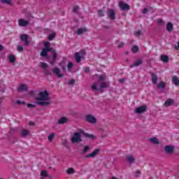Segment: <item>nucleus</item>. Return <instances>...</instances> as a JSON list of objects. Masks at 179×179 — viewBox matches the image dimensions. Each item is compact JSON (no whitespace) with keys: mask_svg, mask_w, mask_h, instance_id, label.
<instances>
[{"mask_svg":"<svg viewBox=\"0 0 179 179\" xmlns=\"http://www.w3.org/2000/svg\"><path fill=\"white\" fill-rule=\"evenodd\" d=\"M36 100H39L40 101H47L50 100V94L47 91L40 92Z\"/></svg>","mask_w":179,"mask_h":179,"instance_id":"obj_1","label":"nucleus"},{"mask_svg":"<svg viewBox=\"0 0 179 179\" xmlns=\"http://www.w3.org/2000/svg\"><path fill=\"white\" fill-rule=\"evenodd\" d=\"M85 55H86V50H85L75 53L74 58L77 64L80 63V61L85 58Z\"/></svg>","mask_w":179,"mask_h":179,"instance_id":"obj_2","label":"nucleus"},{"mask_svg":"<svg viewBox=\"0 0 179 179\" xmlns=\"http://www.w3.org/2000/svg\"><path fill=\"white\" fill-rule=\"evenodd\" d=\"M99 86V83H94L92 86V90H96L97 92H103V89H106L107 87V83L105 82H102L101 83V87L99 88L97 87Z\"/></svg>","mask_w":179,"mask_h":179,"instance_id":"obj_3","label":"nucleus"},{"mask_svg":"<svg viewBox=\"0 0 179 179\" xmlns=\"http://www.w3.org/2000/svg\"><path fill=\"white\" fill-rule=\"evenodd\" d=\"M71 142L73 143H79V142H82V134H80V132L74 133L73 136L71 138Z\"/></svg>","mask_w":179,"mask_h":179,"instance_id":"obj_4","label":"nucleus"},{"mask_svg":"<svg viewBox=\"0 0 179 179\" xmlns=\"http://www.w3.org/2000/svg\"><path fill=\"white\" fill-rule=\"evenodd\" d=\"M146 111H148V106L146 105L139 106L135 110L136 114H142L146 113Z\"/></svg>","mask_w":179,"mask_h":179,"instance_id":"obj_5","label":"nucleus"},{"mask_svg":"<svg viewBox=\"0 0 179 179\" xmlns=\"http://www.w3.org/2000/svg\"><path fill=\"white\" fill-rule=\"evenodd\" d=\"M85 120L87 122H90V124H96V122H97V119H96L94 116L90 114L85 116Z\"/></svg>","mask_w":179,"mask_h":179,"instance_id":"obj_6","label":"nucleus"},{"mask_svg":"<svg viewBox=\"0 0 179 179\" xmlns=\"http://www.w3.org/2000/svg\"><path fill=\"white\" fill-rule=\"evenodd\" d=\"M107 15L109 19L111 20H115V10H114V9H108Z\"/></svg>","mask_w":179,"mask_h":179,"instance_id":"obj_7","label":"nucleus"},{"mask_svg":"<svg viewBox=\"0 0 179 179\" xmlns=\"http://www.w3.org/2000/svg\"><path fill=\"white\" fill-rule=\"evenodd\" d=\"M119 6L122 10H129L130 9L129 5L122 1L119 2Z\"/></svg>","mask_w":179,"mask_h":179,"instance_id":"obj_8","label":"nucleus"},{"mask_svg":"<svg viewBox=\"0 0 179 179\" xmlns=\"http://www.w3.org/2000/svg\"><path fill=\"white\" fill-rule=\"evenodd\" d=\"M99 152H100V149H96L92 153L87 155L85 156V158L90 159V157H96V156H97V155H99Z\"/></svg>","mask_w":179,"mask_h":179,"instance_id":"obj_9","label":"nucleus"},{"mask_svg":"<svg viewBox=\"0 0 179 179\" xmlns=\"http://www.w3.org/2000/svg\"><path fill=\"white\" fill-rule=\"evenodd\" d=\"M150 74L151 75V80L152 82L153 85H157V80H158V78H157V75H156V73L150 71Z\"/></svg>","mask_w":179,"mask_h":179,"instance_id":"obj_10","label":"nucleus"},{"mask_svg":"<svg viewBox=\"0 0 179 179\" xmlns=\"http://www.w3.org/2000/svg\"><path fill=\"white\" fill-rule=\"evenodd\" d=\"M53 73L57 76V78H64V74L59 73L61 72V69L59 68H55L52 70Z\"/></svg>","mask_w":179,"mask_h":179,"instance_id":"obj_11","label":"nucleus"},{"mask_svg":"<svg viewBox=\"0 0 179 179\" xmlns=\"http://www.w3.org/2000/svg\"><path fill=\"white\" fill-rule=\"evenodd\" d=\"M18 24L19 26H20L21 27H26V26H27V24H29V21L25 20L23 18H21L18 20Z\"/></svg>","mask_w":179,"mask_h":179,"instance_id":"obj_12","label":"nucleus"},{"mask_svg":"<svg viewBox=\"0 0 179 179\" xmlns=\"http://www.w3.org/2000/svg\"><path fill=\"white\" fill-rule=\"evenodd\" d=\"M27 85L24 84H21L17 87V92H27Z\"/></svg>","mask_w":179,"mask_h":179,"instance_id":"obj_13","label":"nucleus"},{"mask_svg":"<svg viewBox=\"0 0 179 179\" xmlns=\"http://www.w3.org/2000/svg\"><path fill=\"white\" fill-rule=\"evenodd\" d=\"M164 150L166 153L171 154L174 152V147L173 145H166Z\"/></svg>","mask_w":179,"mask_h":179,"instance_id":"obj_14","label":"nucleus"},{"mask_svg":"<svg viewBox=\"0 0 179 179\" xmlns=\"http://www.w3.org/2000/svg\"><path fill=\"white\" fill-rule=\"evenodd\" d=\"M68 122V119L65 117H63L58 120L57 124L59 125H62L64 124H66V122Z\"/></svg>","mask_w":179,"mask_h":179,"instance_id":"obj_15","label":"nucleus"},{"mask_svg":"<svg viewBox=\"0 0 179 179\" xmlns=\"http://www.w3.org/2000/svg\"><path fill=\"white\" fill-rule=\"evenodd\" d=\"M173 103H174V99H167L164 105L166 106V107H170V106H171V104H173Z\"/></svg>","mask_w":179,"mask_h":179,"instance_id":"obj_16","label":"nucleus"},{"mask_svg":"<svg viewBox=\"0 0 179 179\" xmlns=\"http://www.w3.org/2000/svg\"><path fill=\"white\" fill-rule=\"evenodd\" d=\"M143 62L142 59H138L131 65V68H134V66H139V65H142Z\"/></svg>","mask_w":179,"mask_h":179,"instance_id":"obj_17","label":"nucleus"},{"mask_svg":"<svg viewBox=\"0 0 179 179\" xmlns=\"http://www.w3.org/2000/svg\"><path fill=\"white\" fill-rule=\"evenodd\" d=\"M8 59L11 64H15V62H16V57H15L13 55H8Z\"/></svg>","mask_w":179,"mask_h":179,"instance_id":"obj_18","label":"nucleus"},{"mask_svg":"<svg viewBox=\"0 0 179 179\" xmlns=\"http://www.w3.org/2000/svg\"><path fill=\"white\" fill-rule=\"evenodd\" d=\"M149 141L152 143H154V145H159V143H160V142L159 141V139H157V138H155V137L149 138Z\"/></svg>","mask_w":179,"mask_h":179,"instance_id":"obj_19","label":"nucleus"},{"mask_svg":"<svg viewBox=\"0 0 179 179\" xmlns=\"http://www.w3.org/2000/svg\"><path fill=\"white\" fill-rule=\"evenodd\" d=\"M43 49L49 51L50 52H51V51H52V48H50V42L45 43V48Z\"/></svg>","mask_w":179,"mask_h":179,"instance_id":"obj_20","label":"nucleus"},{"mask_svg":"<svg viewBox=\"0 0 179 179\" xmlns=\"http://www.w3.org/2000/svg\"><path fill=\"white\" fill-rule=\"evenodd\" d=\"M36 103L38 104V106H50V102L48 101H36Z\"/></svg>","mask_w":179,"mask_h":179,"instance_id":"obj_21","label":"nucleus"},{"mask_svg":"<svg viewBox=\"0 0 179 179\" xmlns=\"http://www.w3.org/2000/svg\"><path fill=\"white\" fill-rule=\"evenodd\" d=\"M57 57H58V54L55 52H53V55H52V60L50 62V64L52 65H54V64H55L56 61H57Z\"/></svg>","mask_w":179,"mask_h":179,"instance_id":"obj_22","label":"nucleus"},{"mask_svg":"<svg viewBox=\"0 0 179 179\" xmlns=\"http://www.w3.org/2000/svg\"><path fill=\"white\" fill-rule=\"evenodd\" d=\"M126 159L129 163H134L135 162V158L132 155H128L126 157Z\"/></svg>","mask_w":179,"mask_h":179,"instance_id":"obj_23","label":"nucleus"},{"mask_svg":"<svg viewBox=\"0 0 179 179\" xmlns=\"http://www.w3.org/2000/svg\"><path fill=\"white\" fill-rule=\"evenodd\" d=\"M172 82L173 83H174V85H176V86H178L179 85V80H178V76H173L172 78Z\"/></svg>","mask_w":179,"mask_h":179,"instance_id":"obj_24","label":"nucleus"},{"mask_svg":"<svg viewBox=\"0 0 179 179\" xmlns=\"http://www.w3.org/2000/svg\"><path fill=\"white\" fill-rule=\"evenodd\" d=\"M166 30L167 31H173V24L171 22H168L166 24Z\"/></svg>","mask_w":179,"mask_h":179,"instance_id":"obj_25","label":"nucleus"},{"mask_svg":"<svg viewBox=\"0 0 179 179\" xmlns=\"http://www.w3.org/2000/svg\"><path fill=\"white\" fill-rule=\"evenodd\" d=\"M85 31H87L86 28H80L77 30V34H78V36H80V34H83V33H85Z\"/></svg>","mask_w":179,"mask_h":179,"instance_id":"obj_26","label":"nucleus"},{"mask_svg":"<svg viewBox=\"0 0 179 179\" xmlns=\"http://www.w3.org/2000/svg\"><path fill=\"white\" fill-rule=\"evenodd\" d=\"M157 89H164V87H166V83L162 81L157 85Z\"/></svg>","mask_w":179,"mask_h":179,"instance_id":"obj_27","label":"nucleus"},{"mask_svg":"<svg viewBox=\"0 0 179 179\" xmlns=\"http://www.w3.org/2000/svg\"><path fill=\"white\" fill-rule=\"evenodd\" d=\"M41 177L43 178H45V177H48V172L45 170H43L41 172Z\"/></svg>","mask_w":179,"mask_h":179,"instance_id":"obj_28","label":"nucleus"},{"mask_svg":"<svg viewBox=\"0 0 179 179\" xmlns=\"http://www.w3.org/2000/svg\"><path fill=\"white\" fill-rule=\"evenodd\" d=\"M161 61H163V62H169V56H167L166 55H162Z\"/></svg>","mask_w":179,"mask_h":179,"instance_id":"obj_29","label":"nucleus"},{"mask_svg":"<svg viewBox=\"0 0 179 179\" xmlns=\"http://www.w3.org/2000/svg\"><path fill=\"white\" fill-rule=\"evenodd\" d=\"M72 68H73V63L69 62L67 64V71L71 72V71H72Z\"/></svg>","mask_w":179,"mask_h":179,"instance_id":"obj_30","label":"nucleus"},{"mask_svg":"<svg viewBox=\"0 0 179 179\" xmlns=\"http://www.w3.org/2000/svg\"><path fill=\"white\" fill-rule=\"evenodd\" d=\"M48 52H50V51L47 50L46 49H43L41 52V57H47V54H48Z\"/></svg>","mask_w":179,"mask_h":179,"instance_id":"obj_31","label":"nucleus"},{"mask_svg":"<svg viewBox=\"0 0 179 179\" xmlns=\"http://www.w3.org/2000/svg\"><path fill=\"white\" fill-rule=\"evenodd\" d=\"M28 38H29V35H27L26 34H24L20 36V39H21L22 41H25Z\"/></svg>","mask_w":179,"mask_h":179,"instance_id":"obj_32","label":"nucleus"},{"mask_svg":"<svg viewBox=\"0 0 179 179\" xmlns=\"http://www.w3.org/2000/svg\"><path fill=\"white\" fill-rule=\"evenodd\" d=\"M73 173H75V169H73V168H69L66 170V174H68L69 176H71V174H73Z\"/></svg>","mask_w":179,"mask_h":179,"instance_id":"obj_33","label":"nucleus"},{"mask_svg":"<svg viewBox=\"0 0 179 179\" xmlns=\"http://www.w3.org/2000/svg\"><path fill=\"white\" fill-rule=\"evenodd\" d=\"M131 51L134 54H136V52H138V51H139V48L136 45H134L131 47Z\"/></svg>","mask_w":179,"mask_h":179,"instance_id":"obj_34","label":"nucleus"},{"mask_svg":"<svg viewBox=\"0 0 179 179\" xmlns=\"http://www.w3.org/2000/svg\"><path fill=\"white\" fill-rule=\"evenodd\" d=\"M27 135H29V130L23 129L22 131H21L22 136L24 137L27 136Z\"/></svg>","mask_w":179,"mask_h":179,"instance_id":"obj_35","label":"nucleus"},{"mask_svg":"<svg viewBox=\"0 0 179 179\" xmlns=\"http://www.w3.org/2000/svg\"><path fill=\"white\" fill-rule=\"evenodd\" d=\"M55 136V134L54 133H51L48 137L49 142H52V139H54Z\"/></svg>","mask_w":179,"mask_h":179,"instance_id":"obj_36","label":"nucleus"},{"mask_svg":"<svg viewBox=\"0 0 179 179\" xmlns=\"http://www.w3.org/2000/svg\"><path fill=\"white\" fill-rule=\"evenodd\" d=\"M84 136H85V138H89L90 139H94V136H93V134L85 133Z\"/></svg>","mask_w":179,"mask_h":179,"instance_id":"obj_37","label":"nucleus"},{"mask_svg":"<svg viewBox=\"0 0 179 179\" xmlns=\"http://www.w3.org/2000/svg\"><path fill=\"white\" fill-rule=\"evenodd\" d=\"M41 66L43 69H47V68H48V64L45 62H41Z\"/></svg>","mask_w":179,"mask_h":179,"instance_id":"obj_38","label":"nucleus"},{"mask_svg":"<svg viewBox=\"0 0 179 179\" xmlns=\"http://www.w3.org/2000/svg\"><path fill=\"white\" fill-rule=\"evenodd\" d=\"M55 37V33H52L48 36L49 41H52L54 40V38Z\"/></svg>","mask_w":179,"mask_h":179,"instance_id":"obj_39","label":"nucleus"},{"mask_svg":"<svg viewBox=\"0 0 179 179\" xmlns=\"http://www.w3.org/2000/svg\"><path fill=\"white\" fill-rule=\"evenodd\" d=\"M3 3H6L7 5H12V0H1Z\"/></svg>","mask_w":179,"mask_h":179,"instance_id":"obj_40","label":"nucleus"},{"mask_svg":"<svg viewBox=\"0 0 179 179\" xmlns=\"http://www.w3.org/2000/svg\"><path fill=\"white\" fill-rule=\"evenodd\" d=\"M98 15L101 17H103V16H104V11H103V10H98Z\"/></svg>","mask_w":179,"mask_h":179,"instance_id":"obj_41","label":"nucleus"},{"mask_svg":"<svg viewBox=\"0 0 179 179\" xmlns=\"http://www.w3.org/2000/svg\"><path fill=\"white\" fill-rule=\"evenodd\" d=\"M90 147L87 145L84 148L83 150V153H87V150H90Z\"/></svg>","mask_w":179,"mask_h":179,"instance_id":"obj_42","label":"nucleus"},{"mask_svg":"<svg viewBox=\"0 0 179 179\" xmlns=\"http://www.w3.org/2000/svg\"><path fill=\"white\" fill-rule=\"evenodd\" d=\"M45 75H47L48 76H51L52 75V72H51L50 70H45Z\"/></svg>","mask_w":179,"mask_h":179,"instance_id":"obj_43","label":"nucleus"},{"mask_svg":"<svg viewBox=\"0 0 179 179\" xmlns=\"http://www.w3.org/2000/svg\"><path fill=\"white\" fill-rule=\"evenodd\" d=\"M16 104H18L19 106L22 105V106H24V104H26V103L24 101H16Z\"/></svg>","mask_w":179,"mask_h":179,"instance_id":"obj_44","label":"nucleus"},{"mask_svg":"<svg viewBox=\"0 0 179 179\" xmlns=\"http://www.w3.org/2000/svg\"><path fill=\"white\" fill-rule=\"evenodd\" d=\"M99 80H101V81L106 80V76H104V75L99 76Z\"/></svg>","mask_w":179,"mask_h":179,"instance_id":"obj_45","label":"nucleus"},{"mask_svg":"<svg viewBox=\"0 0 179 179\" xmlns=\"http://www.w3.org/2000/svg\"><path fill=\"white\" fill-rule=\"evenodd\" d=\"M78 10H79V6H75L73 8V11L75 12V13H78Z\"/></svg>","mask_w":179,"mask_h":179,"instance_id":"obj_46","label":"nucleus"},{"mask_svg":"<svg viewBox=\"0 0 179 179\" xmlns=\"http://www.w3.org/2000/svg\"><path fill=\"white\" fill-rule=\"evenodd\" d=\"M149 13V9H148V8H144V9L142 11V13L143 15H146V13Z\"/></svg>","mask_w":179,"mask_h":179,"instance_id":"obj_47","label":"nucleus"},{"mask_svg":"<svg viewBox=\"0 0 179 179\" xmlns=\"http://www.w3.org/2000/svg\"><path fill=\"white\" fill-rule=\"evenodd\" d=\"M27 107L29 108H34L35 107H36V105H34V104H33V103H28L27 104Z\"/></svg>","mask_w":179,"mask_h":179,"instance_id":"obj_48","label":"nucleus"},{"mask_svg":"<svg viewBox=\"0 0 179 179\" xmlns=\"http://www.w3.org/2000/svg\"><path fill=\"white\" fill-rule=\"evenodd\" d=\"M17 50L20 52H22V51H23V47L20 46V45H18L17 47Z\"/></svg>","mask_w":179,"mask_h":179,"instance_id":"obj_49","label":"nucleus"},{"mask_svg":"<svg viewBox=\"0 0 179 179\" xmlns=\"http://www.w3.org/2000/svg\"><path fill=\"white\" fill-rule=\"evenodd\" d=\"M124 44L123 42H121L119 45L117 46V48H122L124 47Z\"/></svg>","mask_w":179,"mask_h":179,"instance_id":"obj_50","label":"nucleus"},{"mask_svg":"<svg viewBox=\"0 0 179 179\" xmlns=\"http://www.w3.org/2000/svg\"><path fill=\"white\" fill-rule=\"evenodd\" d=\"M84 71L86 73H89V72H90V69L89 67H87L84 69Z\"/></svg>","mask_w":179,"mask_h":179,"instance_id":"obj_51","label":"nucleus"},{"mask_svg":"<svg viewBox=\"0 0 179 179\" xmlns=\"http://www.w3.org/2000/svg\"><path fill=\"white\" fill-rule=\"evenodd\" d=\"M141 30H138L135 32V36H141Z\"/></svg>","mask_w":179,"mask_h":179,"instance_id":"obj_52","label":"nucleus"},{"mask_svg":"<svg viewBox=\"0 0 179 179\" xmlns=\"http://www.w3.org/2000/svg\"><path fill=\"white\" fill-rule=\"evenodd\" d=\"M69 85H73L75 83V80L72 79L68 82Z\"/></svg>","mask_w":179,"mask_h":179,"instance_id":"obj_53","label":"nucleus"},{"mask_svg":"<svg viewBox=\"0 0 179 179\" xmlns=\"http://www.w3.org/2000/svg\"><path fill=\"white\" fill-rule=\"evenodd\" d=\"M157 23H158V24H162L163 23V20H162V19H158V20H157Z\"/></svg>","mask_w":179,"mask_h":179,"instance_id":"obj_54","label":"nucleus"},{"mask_svg":"<svg viewBox=\"0 0 179 179\" xmlns=\"http://www.w3.org/2000/svg\"><path fill=\"white\" fill-rule=\"evenodd\" d=\"M24 45H29V44H30V42H29L27 39L24 41Z\"/></svg>","mask_w":179,"mask_h":179,"instance_id":"obj_55","label":"nucleus"},{"mask_svg":"<svg viewBox=\"0 0 179 179\" xmlns=\"http://www.w3.org/2000/svg\"><path fill=\"white\" fill-rule=\"evenodd\" d=\"M124 82H125V78H120V79L119 80V83H124Z\"/></svg>","mask_w":179,"mask_h":179,"instance_id":"obj_56","label":"nucleus"},{"mask_svg":"<svg viewBox=\"0 0 179 179\" xmlns=\"http://www.w3.org/2000/svg\"><path fill=\"white\" fill-rule=\"evenodd\" d=\"M3 50V46L2 45H0V51H2Z\"/></svg>","mask_w":179,"mask_h":179,"instance_id":"obj_57","label":"nucleus"},{"mask_svg":"<svg viewBox=\"0 0 179 179\" xmlns=\"http://www.w3.org/2000/svg\"><path fill=\"white\" fill-rule=\"evenodd\" d=\"M29 125H34V122H29Z\"/></svg>","mask_w":179,"mask_h":179,"instance_id":"obj_58","label":"nucleus"},{"mask_svg":"<svg viewBox=\"0 0 179 179\" xmlns=\"http://www.w3.org/2000/svg\"><path fill=\"white\" fill-rule=\"evenodd\" d=\"M136 174H141V171H136Z\"/></svg>","mask_w":179,"mask_h":179,"instance_id":"obj_59","label":"nucleus"},{"mask_svg":"<svg viewBox=\"0 0 179 179\" xmlns=\"http://www.w3.org/2000/svg\"><path fill=\"white\" fill-rule=\"evenodd\" d=\"M150 9L152 10L153 9V7H150Z\"/></svg>","mask_w":179,"mask_h":179,"instance_id":"obj_60","label":"nucleus"},{"mask_svg":"<svg viewBox=\"0 0 179 179\" xmlns=\"http://www.w3.org/2000/svg\"><path fill=\"white\" fill-rule=\"evenodd\" d=\"M66 70V68L65 67H63V71H65Z\"/></svg>","mask_w":179,"mask_h":179,"instance_id":"obj_61","label":"nucleus"},{"mask_svg":"<svg viewBox=\"0 0 179 179\" xmlns=\"http://www.w3.org/2000/svg\"><path fill=\"white\" fill-rule=\"evenodd\" d=\"M1 98H0V104H1Z\"/></svg>","mask_w":179,"mask_h":179,"instance_id":"obj_62","label":"nucleus"},{"mask_svg":"<svg viewBox=\"0 0 179 179\" xmlns=\"http://www.w3.org/2000/svg\"><path fill=\"white\" fill-rule=\"evenodd\" d=\"M41 179H44V178H41Z\"/></svg>","mask_w":179,"mask_h":179,"instance_id":"obj_63","label":"nucleus"},{"mask_svg":"<svg viewBox=\"0 0 179 179\" xmlns=\"http://www.w3.org/2000/svg\"><path fill=\"white\" fill-rule=\"evenodd\" d=\"M0 179H3V178H0Z\"/></svg>","mask_w":179,"mask_h":179,"instance_id":"obj_64","label":"nucleus"}]
</instances>
